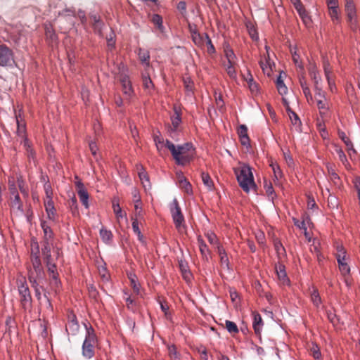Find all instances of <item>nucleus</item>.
I'll list each match as a JSON object with an SVG mask.
<instances>
[{
  "label": "nucleus",
  "mask_w": 360,
  "mask_h": 360,
  "mask_svg": "<svg viewBox=\"0 0 360 360\" xmlns=\"http://www.w3.org/2000/svg\"><path fill=\"white\" fill-rule=\"evenodd\" d=\"M235 173L238 184L243 191L249 193L251 188H257L252 168L249 165L244 164L239 171L235 170Z\"/></svg>",
  "instance_id": "obj_1"
},
{
  "label": "nucleus",
  "mask_w": 360,
  "mask_h": 360,
  "mask_svg": "<svg viewBox=\"0 0 360 360\" xmlns=\"http://www.w3.org/2000/svg\"><path fill=\"white\" fill-rule=\"evenodd\" d=\"M32 266L27 268L29 282L44 281L46 278L45 271L41 264L39 256L31 258Z\"/></svg>",
  "instance_id": "obj_2"
},
{
  "label": "nucleus",
  "mask_w": 360,
  "mask_h": 360,
  "mask_svg": "<svg viewBox=\"0 0 360 360\" xmlns=\"http://www.w3.org/2000/svg\"><path fill=\"white\" fill-rule=\"evenodd\" d=\"M17 283L20 305L24 311H30L32 307V298L28 285L25 278L18 281Z\"/></svg>",
  "instance_id": "obj_3"
},
{
  "label": "nucleus",
  "mask_w": 360,
  "mask_h": 360,
  "mask_svg": "<svg viewBox=\"0 0 360 360\" xmlns=\"http://www.w3.org/2000/svg\"><path fill=\"white\" fill-rule=\"evenodd\" d=\"M165 146L170 150L173 158L178 165L184 166L189 164L193 159V155L180 156L179 146H177V147H176L173 143L167 139L165 142Z\"/></svg>",
  "instance_id": "obj_4"
},
{
  "label": "nucleus",
  "mask_w": 360,
  "mask_h": 360,
  "mask_svg": "<svg viewBox=\"0 0 360 360\" xmlns=\"http://www.w3.org/2000/svg\"><path fill=\"white\" fill-rule=\"evenodd\" d=\"M169 211L176 228L180 229L184 225L185 219L176 198H174L169 204Z\"/></svg>",
  "instance_id": "obj_5"
},
{
  "label": "nucleus",
  "mask_w": 360,
  "mask_h": 360,
  "mask_svg": "<svg viewBox=\"0 0 360 360\" xmlns=\"http://www.w3.org/2000/svg\"><path fill=\"white\" fill-rule=\"evenodd\" d=\"M345 12L347 22L353 31L358 29L356 6L353 0H345Z\"/></svg>",
  "instance_id": "obj_6"
},
{
  "label": "nucleus",
  "mask_w": 360,
  "mask_h": 360,
  "mask_svg": "<svg viewBox=\"0 0 360 360\" xmlns=\"http://www.w3.org/2000/svg\"><path fill=\"white\" fill-rule=\"evenodd\" d=\"M15 63L13 51L6 44H0V66L11 67Z\"/></svg>",
  "instance_id": "obj_7"
},
{
  "label": "nucleus",
  "mask_w": 360,
  "mask_h": 360,
  "mask_svg": "<svg viewBox=\"0 0 360 360\" xmlns=\"http://www.w3.org/2000/svg\"><path fill=\"white\" fill-rule=\"evenodd\" d=\"M309 73L314 83V90L316 91V96L321 98H324V93L322 91L320 83L321 82V77L319 76V72L316 70L315 65L311 64L309 67Z\"/></svg>",
  "instance_id": "obj_8"
},
{
  "label": "nucleus",
  "mask_w": 360,
  "mask_h": 360,
  "mask_svg": "<svg viewBox=\"0 0 360 360\" xmlns=\"http://www.w3.org/2000/svg\"><path fill=\"white\" fill-rule=\"evenodd\" d=\"M96 342L84 340L82 344V356L86 359H90L94 357L95 354L94 345Z\"/></svg>",
  "instance_id": "obj_9"
},
{
  "label": "nucleus",
  "mask_w": 360,
  "mask_h": 360,
  "mask_svg": "<svg viewBox=\"0 0 360 360\" xmlns=\"http://www.w3.org/2000/svg\"><path fill=\"white\" fill-rule=\"evenodd\" d=\"M76 186L77 188V194L79 200L85 208H89V193L85 188L84 184L79 181L76 182Z\"/></svg>",
  "instance_id": "obj_10"
},
{
  "label": "nucleus",
  "mask_w": 360,
  "mask_h": 360,
  "mask_svg": "<svg viewBox=\"0 0 360 360\" xmlns=\"http://www.w3.org/2000/svg\"><path fill=\"white\" fill-rule=\"evenodd\" d=\"M68 322L66 325V331L72 335H75L79 329V325L78 323L75 314H72L68 316Z\"/></svg>",
  "instance_id": "obj_11"
},
{
  "label": "nucleus",
  "mask_w": 360,
  "mask_h": 360,
  "mask_svg": "<svg viewBox=\"0 0 360 360\" xmlns=\"http://www.w3.org/2000/svg\"><path fill=\"white\" fill-rule=\"evenodd\" d=\"M275 269H276V272L278 281L283 285H289L290 279L288 278V277L287 276L285 265L283 264L278 263V264H276Z\"/></svg>",
  "instance_id": "obj_12"
},
{
  "label": "nucleus",
  "mask_w": 360,
  "mask_h": 360,
  "mask_svg": "<svg viewBox=\"0 0 360 360\" xmlns=\"http://www.w3.org/2000/svg\"><path fill=\"white\" fill-rule=\"evenodd\" d=\"M238 134L240 138L241 145L246 148L250 147V140L248 134V127L245 124H240L238 129Z\"/></svg>",
  "instance_id": "obj_13"
},
{
  "label": "nucleus",
  "mask_w": 360,
  "mask_h": 360,
  "mask_svg": "<svg viewBox=\"0 0 360 360\" xmlns=\"http://www.w3.org/2000/svg\"><path fill=\"white\" fill-rule=\"evenodd\" d=\"M120 82L122 86L123 93L130 96L133 93V89L129 77L126 74H122L120 75Z\"/></svg>",
  "instance_id": "obj_14"
},
{
  "label": "nucleus",
  "mask_w": 360,
  "mask_h": 360,
  "mask_svg": "<svg viewBox=\"0 0 360 360\" xmlns=\"http://www.w3.org/2000/svg\"><path fill=\"white\" fill-rule=\"evenodd\" d=\"M253 316V323H252V327L255 330V333L257 335H260L264 323L262 319L261 315L257 312L253 311L252 312Z\"/></svg>",
  "instance_id": "obj_15"
},
{
  "label": "nucleus",
  "mask_w": 360,
  "mask_h": 360,
  "mask_svg": "<svg viewBox=\"0 0 360 360\" xmlns=\"http://www.w3.org/2000/svg\"><path fill=\"white\" fill-rule=\"evenodd\" d=\"M338 135L339 138L345 144V146H346V147L347 148V150L349 152V155H352V153L355 154L356 153V150L354 148L353 143L351 141V140L347 136L346 134L343 131H342L340 129H338Z\"/></svg>",
  "instance_id": "obj_16"
},
{
  "label": "nucleus",
  "mask_w": 360,
  "mask_h": 360,
  "mask_svg": "<svg viewBox=\"0 0 360 360\" xmlns=\"http://www.w3.org/2000/svg\"><path fill=\"white\" fill-rule=\"evenodd\" d=\"M138 169H139V172H138L139 177L140 180L141 181L143 187L145 188V189H147L148 187V188H150L151 185H150V183L149 181V176H148L147 172H146L145 169L143 168V167L141 165H138Z\"/></svg>",
  "instance_id": "obj_17"
},
{
  "label": "nucleus",
  "mask_w": 360,
  "mask_h": 360,
  "mask_svg": "<svg viewBox=\"0 0 360 360\" xmlns=\"http://www.w3.org/2000/svg\"><path fill=\"white\" fill-rule=\"evenodd\" d=\"M41 254L44 257V260H52L51 257V245L48 240H44L41 248Z\"/></svg>",
  "instance_id": "obj_18"
},
{
  "label": "nucleus",
  "mask_w": 360,
  "mask_h": 360,
  "mask_svg": "<svg viewBox=\"0 0 360 360\" xmlns=\"http://www.w3.org/2000/svg\"><path fill=\"white\" fill-rule=\"evenodd\" d=\"M11 193L14 196V199L11 202L12 207L17 208L21 212H23L22 204L21 202L20 198L15 187L11 188Z\"/></svg>",
  "instance_id": "obj_19"
},
{
  "label": "nucleus",
  "mask_w": 360,
  "mask_h": 360,
  "mask_svg": "<svg viewBox=\"0 0 360 360\" xmlns=\"http://www.w3.org/2000/svg\"><path fill=\"white\" fill-rule=\"evenodd\" d=\"M183 83L187 96H193V85L194 83L190 77H183Z\"/></svg>",
  "instance_id": "obj_20"
},
{
  "label": "nucleus",
  "mask_w": 360,
  "mask_h": 360,
  "mask_svg": "<svg viewBox=\"0 0 360 360\" xmlns=\"http://www.w3.org/2000/svg\"><path fill=\"white\" fill-rule=\"evenodd\" d=\"M217 253L220 256L221 265L226 266L228 269H230L229 261V258H228V256H227L225 249L223 247L218 245L217 246Z\"/></svg>",
  "instance_id": "obj_21"
},
{
  "label": "nucleus",
  "mask_w": 360,
  "mask_h": 360,
  "mask_svg": "<svg viewBox=\"0 0 360 360\" xmlns=\"http://www.w3.org/2000/svg\"><path fill=\"white\" fill-rule=\"evenodd\" d=\"M139 58L141 62L144 64L146 67L150 66V53L149 51L142 48H139L138 53Z\"/></svg>",
  "instance_id": "obj_22"
},
{
  "label": "nucleus",
  "mask_w": 360,
  "mask_h": 360,
  "mask_svg": "<svg viewBox=\"0 0 360 360\" xmlns=\"http://www.w3.org/2000/svg\"><path fill=\"white\" fill-rule=\"evenodd\" d=\"M47 282V279H44V281L41 283V292H42V294H43V296L45 298L46 300V304H47V307L50 309H52L53 307H52V304H51V297H50V290L48 287H46L45 285Z\"/></svg>",
  "instance_id": "obj_23"
},
{
  "label": "nucleus",
  "mask_w": 360,
  "mask_h": 360,
  "mask_svg": "<svg viewBox=\"0 0 360 360\" xmlns=\"http://www.w3.org/2000/svg\"><path fill=\"white\" fill-rule=\"evenodd\" d=\"M174 115L171 117L172 125L174 126V130H177L181 122V111L176 107L174 108Z\"/></svg>",
  "instance_id": "obj_24"
},
{
  "label": "nucleus",
  "mask_w": 360,
  "mask_h": 360,
  "mask_svg": "<svg viewBox=\"0 0 360 360\" xmlns=\"http://www.w3.org/2000/svg\"><path fill=\"white\" fill-rule=\"evenodd\" d=\"M43 281H32L30 282L31 288H33L34 291V295L36 298L39 302L41 301L42 298V292H41V283Z\"/></svg>",
  "instance_id": "obj_25"
},
{
  "label": "nucleus",
  "mask_w": 360,
  "mask_h": 360,
  "mask_svg": "<svg viewBox=\"0 0 360 360\" xmlns=\"http://www.w3.org/2000/svg\"><path fill=\"white\" fill-rule=\"evenodd\" d=\"M128 278L130 281V285L134 290V292L139 295L140 293V284L137 281V277L134 274L130 273L128 274Z\"/></svg>",
  "instance_id": "obj_26"
},
{
  "label": "nucleus",
  "mask_w": 360,
  "mask_h": 360,
  "mask_svg": "<svg viewBox=\"0 0 360 360\" xmlns=\"http://www.w3.org/2000/svg\"><path fill=\"white\" fill-rule=\"evenodd\" d=\"M41 227L44 233V240H51L53 238V232L51 227L47 224V222L45 221H42L41 222Z\"/></svg>",
  "instance_id": "obj_27"
},
{
  "label": "nucleus",
  "mask_w": 360,
  "mask_h": 360,
  "mask_svg": "<svg viewBox=\"0 0 360 360\" xmlns=\"http://www.w3.org/2000/svg\"><path fill=\"white\" fill-rule=\"evenodd\" d=\"M132 229L134 232L136 234L138 237V240L142 243L143 244L146 243L143 236L141 233L139 227V221L137 218L132 219Z\"/></svg>",
  "instance_id": "obj_28"
},
{
  "label": "nucleus",
  "mask_w": 360,
  "mask_h": 360,
  "mask_svg": "<svg viewBox=\"0 0 360 360\" xmlns=\"http://www.w3.org/2000/svg\"><path fill=\"white\" fill-rule=\"evenodd\" d=\"M168 349V356L171 359V360H180L181 359V354L177 352L176 347L174 345H167Z\"/></svg>",
  "instance_id": "obj_29"
},
{
  "label": "nucleus",
  "mask_w": 360,
  "mask_h": 360,
  "mask_svg": "<svg viewBox=\"0 0 360 360\" xmlns=\"http://www.w3.org/2000/svg\"><path fill=\"white\" fill-rule=\"evenodd\" d=\"M264 188L265 189L266 195L269 199H271L273 201L274 199L276 197V195L275 193V191L273 188L272 184L271 182H267V181L266 180H264Z\"/></svg>",
  "instance_id": "obj_30"
},
{
  "label": "nucleus",
  "mask_w": 360,
  "mask_h": 360,
  "mask_svg": "<svg viewBox=\"0 0 360 360\" xmlns=\"http://www.w3.org/2000/svg\"><path fill=\"white\" fill-rule=\"evenodd\" d=\"M84 326L86 328V335L84 340L96 342L97 337L93 327L91 326H88V325L85 323Z\"/></svg>",
  "instance_id": "obj_31"
},
{
  "label": "nucleus",
  "mask_w": 360,
  "mask_h": 360,
  "mask_svg": "<svg viewBox=\"0 0 360 360\" xmlns=\"http://www.w3.org/2000/svg\"><path fill=\"white\" fill-rule=\"evenodd\" d=\"M276 87L278 91V94L281 96L285 95L288 93V88L285 86L283 80L281 78V76L279 75L276 79Z\"/></svg>",
  "instance_id": "obj_32"
},
{
  "label": "nucleus",
  "mask_w": 360,
  "mask_h": 360,
  "mask_svg": "<svg viewBox=\"0 0 360 360\" xmlns=\"http://www.w3.org/2000/svg\"><path fill=\"white\" fill-rule=\"evenodd\" d=\"M179 150H180V156L182 155H187V152H189L191 150H195V148L193 147V145L191 142L185 143L182 145H178Z\"/></svg>",
  "instance_id": "obj_33"
},
{
  "label": "nucleus",
  "mask_w": 360,
  "mask_h": 360,
  "mask_svg": "<svg viewBox=\"0 0 360 360\" xmlns=\"http://www.w3.org/2000/svg\"><path fill=\"white\" fill-rule=\"evenodd\" d=\"M45 207H46V211L47 214H48V217L50 219H52L53 216L56 214V210H55V207H54V205H53V200H51V199L48 200L45 202Z\"/></svg>",
  "instance_id": "obj_34"
},
{
  "label": "nucleus",
  "mask_w": 360,
  "mask_h": 360,
  "mask_svg": "<svg viewBox=\"0 0 360 360\" xmlns=\"http://www.w3.org/2000/svg\"><path fill=\"white\" fill-rule=\"evenodd\" d=\"M225 326L227 331L232 335L236 334L239 332L238 326L233 321L226 320Z\"/></svg>",
  "instance_id": "obj_35"
},
{
  "label": "nucleus",
  "mask_w": 360,
  "mask_h": 360,
  "mask_svg": "<svg viewBox=\"0 0 360 360\" xmlns=\"http://www.w3.org/2000/svg\"><path fill=\"white\" fill-rule=\"evenodd\" d=\"M152 22L157 26L158 30L161 32H163L165 27L162 25L163 20L161 15L159 14H153L151 18Z\"/></svg>",
  "instance_id": "obj_36"
},
{
  "label": "nucleus",
  "mask_w": 360,
  "mask_h": 360,
  "mask_svg": "<svg viewBox=\"0 0 360 360\" xmlns=\"http://www.w3.org/2000/svg\"><path fill=\"white\" fill-rule=\"evenodd\" d=\"M311 354L316 360L321 359V353L320 351V348L317 344L312 342L311 347H310Z\"/></svg>",
  "instance_id": "obj_37"
},
{
  "label": "nucleus",
  "mask_w": 360,
  "mask_h": 360,
  "mask_svg": "<svg viewBox=\"0 0 360 360\" xmlns=\"http://www.w3.org/2000/svg\"><path fill=\"white\" fill-rule=\"evenodd\" d=\"M143 86L144 89L150 90L153 89L155 86L149 76V75H142Z\"/></svg>",
  "instance_id": "obj_38"
},
{
  "label": "nucleus",
  "mask_w": 360,
  "mask_h": 360,
  "mask_svg": "<svg viewBox=\"0 0 360 360\" xmlns=\"http://www.w3.org/2000/svg\"><path fill=\"white\" fill-rule=\"evenodd\" d=\"M287 112L291 120L293 125H300L301 121L296 112H295L290 108H287Z\"/></svg>",
  "instance_id": "obj_39"
},
{
  "label": "nucleus",
  "mask_w": 360,
  "mask_h": 360,
  "mask_svg": "<svg viewBox=\"0 0 360 360\" xmlns=\"http://www.w3.org/2000/svg\"><path fill=\"white\" fill-rule=\"evenodd\" d=\"M100 236L104 243H108L112 238V233L110 231H108L104 228L100 230Z\"/></svg>",
  "instance_id": "obj_40"
},
{
  "label": "nucleus",
  "mask_w": 360,
  "mask_h": 360,
  "mask_svg": "<svg viewBox=\"0 0 360 360\" xmlns=\"http://www.w3.org/2000/svg\"><path fill=\"white\" fill-rule=\"evenodd\" d=\"M179 267L184 278L190 274L188 263L184 259L179 260Z\"/></svg>",
  "instance_id": "obj_41"
},
{
  "label": "nucleus",
  "mask_w": 360,
  "mask_h": 360,
  "mask_svg": "<svg viewBox=\"0 0 360 360\" xmlns=\"http://www.w3.org/2000/svg\"><path fill=\"white\" fill-rule=\"evenodd\" d=\"M199 249L203 258L208 260L207 254H210V250L207 245L202 240H199Z\"/></svg>",
  "instance_id": "obj_42"
},
{
  "label": "nucleus",
  "mask_w": 360,
  "mask_h": 360,
  "mask_svg": "<svg viewBox=\"0 0 360 360\" xmlns=\"http://www.w3.org/2000/svg\"><path fill=\"white\" fill-rule=\"evenodd\" d=\"M179 186L181 188L184 189L187 193L191 192V184L184 176H181L179 179Z\"/></svg>",
  "instance_id": "obj_43"
},
{
  "label": "nucleus",
  "mask_w": 360,
  "mask_h": 360,
  "mask_svg": "<svg viewBox=\"0 0 360 360\" xmlns=\"http://www.w3.org/2000/svg\"><path fill=\"white\" fill-rule=\"evenodd\" d=\"M192 39L196 45H200L205 39L204 34H200L197 30L193 32Z\"/></svg>",
  "instance_id": "obj_44"
},
{
  "label": "nucleus",
  "mask_w": 360,
  "mask_h": 360,
  "mask_svg": "<svg viewBox=\"0 0 360 360\" xmlns=\"http://www.w3.org/2000/svg\"><path fill=\"white\" fill-rule=\"evenodd\" d=\"M201 176H202V180L203 181V184L207 187L209 188L210 189H211L214 184H213V181L211 179L210 175L208 173H206V172H202L201 174Z\"/></svg>",
  "instance_id": "obj_45"
},
{
  "label": "nucleus",
  "mask_w": 360,
  "mask_h": 360,
  "mask_svg": "<svg viewBox=\"0 0 360 360\" xmlns=\"http://www.w3.org/2000/svg\"><path fill=\"white\" fill-rule=\"evenodd\" d=\"M311 298L314 305L319 306L321 303V297L317 289L314 288L311 293Z\"/></svg>",
  "instance_id": "obj_46"
},
{
  "label": "nucleus",
  "mask_w": 360,
  "mask_h": 360,
  "mask_svg": "<svg viewBox=\"0 0 360 360\" xmlns=\"http://www.w3.org/2000/svg\"><path fill=\"white\" fill-rule=\"evenodd\" d=\"M92 27L94 32L98 34H101L104 27V22L101 19L98 22L92 23Z\"/></svg>",
  "instance_id": "obj_47"
},
{
  "label": "nucleus",
  "mask_w": 360,
  "mask_h": 360,
  "mask_svg": "<svg viewBox=\"0 0 360 360\" xmlns=\"http://www.w3.org/2000/svg\"><path fill=\"white\" fill-rule=\"evenodd\" d=\"M153 141L156 145L158 150H159V145L162 144L164 143V139L161 136V134L159 130L157 131V133H154L153 135Z\"/></svg>",
  "instance_id": "obj_48"
},
{
  "label": "nucleus",
  "mask_w": 360,
  "mask_h": 360,
  "mask_svg": "<svg viewBox=\"0 0 360 360\" xmlns=\"http://www.w3.org/2000/svg\"><path fill=\"white\" fill-rule=\"evenodd\" d=\"M112 208L117 218H122L124 217V215L122 214V209L118 202H116L115 200L112 201Z\"/></svg>",
  "instance_id": "obj_49"
},
{
  "label": "nucleus",
  "mask_w": 360,
  "mask_h": 360,
  "mask_svg": "<svg viewBox=\"0 0 360 360\" xmlns=\"http://www.w3.org/2000/svg\"><path fill=\"white\" fill-rule=\"evenodd\" d=\"M335 249H336V253H335L336 259L339 258V256L340 257H342V256H343V257H346L347 251H346L345 248L342 245L338 244L335 247Z\"/></svg>",
  "instance_id": "obj_50"
},
{
  "label": "nucleus",
  "mask_w": 360,
  "mask_h": 360,
  "mask_svg": "<svg viewBox=\"0 0 360 360\" xmlns=\"http://www.w3.org/2000/svg\"><path fill=\"white\" fill-rule=\"evenodd\" d=\"M44 262L47 266V270L49 274L57 273L56 265L52 262V260H46Z\"/></svg>",
  "instance_id": "obj_51"
},
{
  "label": "nucleus",
  "mask_w": 360,
  "mask_h": 360,
  "mask_svg": "<svg viewBox=\"0 0 360 360\" xmlns=\"http://www.w3.org/2000/svg\"><path fill=\"white\" fill-rule=\"evenodd\" d=\"M44 188L48 200H52L53 191L49 180L44 184Z\"/></svg>",
  "instance_id": "obj_52"
},
{
  "label": "nucleus",
  "mask_w": 360,
  "mask_h": 360,
  "mask_svg": "<svg viewBox=\"0 0 360 360\" xmlns=\"http://www.w3.org/2000/svg\"><path fill=\"white\" fill-rule=\"evenodd\" d=\"M300 17L301 18L303 23L306 26H309L311 24V18L307 11H304V13H303V14L300 15Z\"/></svg>",
  "instance_id": "obj_53"
},
{
  "label": "nucleus",
  "mask_w": 360,
  "mask_h": 360,
  "mask_svg": "<svg viewBox=\"0 0 360 360\" xmlns=\"http://www.w3.org/2000/svg\"><path fill=\"white\" fill-rule=\"evenodd\" d=\"M204 37H205V39L206 40V43L207 44V48H208V51L210 53H214L215 52V49H214V45L212 44V40L210 39V37H209V35L207 34V33H204Z\"/></svg>",
  "instance_id": "obj_54"
},
{
  "label": "nucleus",
  "mask_w": 360,
  "mask_h": 360,
  "mask_svg": "<svg viewBox=\"0 0 360 360\" xmlns=\"http://www.w3.org/2000/svg\"><path fill=\"white\" fill-rule=\"evenodd\" d=\"M60 285L61 282L60 279L56 280L54 281H50L49 283L50 289L53 290L56 293H57V291L60 288Z\"/></svg>",
  "instance_id": "obj_55"
},
{
  "label": "nucleus",
  "mask_w": 360,
  "mask_h": 360,
  "mask_svg": "<svg viewBox=\"0 0 360 360\" xmlns=\"http://www.w3.org/2000/svg\"><path fill=\"white\" fill-rule=\"evenodd\" d=\"M339 269L342 276H346L350 274V267L348 265V264H340V266H339Z\"/></svg>",
  "instance_id": "obj_56"
},
{
  "label": "nucleus",
  "mask_w": 360,
  "mask_h": 360,
  "mask_svg": "<svg viewBox=\"0 0 360 360\" xmlns=\"http://www.w3.org/2000/svg\"><path fill=\"white\" fill-rule=\"evenodd\" d=\"M292 221L294 225L297 226L298 229L306 231L305 219H302L301 221H300L297 219L292 218Z\"/></svg>",
  "instance_id": "obj_57"
},
{
  "label": "nucleus",
  "mask_w": 360,
  "mask_h": 360,
  "mask_svg": "<svg viewBox=\"0 0 360 360\" xmlns=\"http://www.w3.org/2000/svg\"><path fill=\"white\" fill-rule=\"evenodd\" d=\"M323 70L325 73V76L327 80H329V76L331 73V68L330 66V63L328 60L323 61Z\"/></svg>",
  "instance_id": "obj_58"
},
{
  "label": "nucleus",
  "mask_w": 360,
  "mask_h": 360,
  "mask_svg": "<svg viewBox=\"0 0 360 360\" xmlns=\"http://www.w3.org/2000/svg\"><path fill=\"white\" fill-rule=\"evenodd\" d=\"M327 317L330 322L333 325H335L338 323V319L337 315L334 312L331 311H328Z\"/></svg>",
  "instance_id": "obj_59"
},
{
  "label": "nucleus",
  "mask_w": 360,
  "mask_h": 360,
  "mask_svg": "<svg viewBox=\"0 0 360 360\" xmlns=\"http://www.w3.org/2000/svg\"><path fill=\"white\" fill-rule=\"evenodd\" d=\"M329 10L330 16L333 22L339 20L338 8H330Z\"/></svg>",
  "instance_id": "obj_60"
},
{
  "label": "nucleus",
  "mask_w": 360,
  "mask_h": 360,
  "mask_svg": "<svg viewBox=\"0 0 360 360\" xmlns=\"http://www.w3.org/2000/svg\"><path fill=\"white\" fill-rule=\"evenodd\" d=\"M226 72L230 77L235 78L236 77V72L233 66L232 63L231 64L228 63L227 68H226Z\"/></svg>",
  "instance_id": "obj_61"
},
{
  "label": "nucleus",
  "mask_w": 360,
  "mask_h": 360,
  "mask_svg": "<svg viewBox=\"0 0 360 360\" xmlns=\"http://www.w3.org/2000/svg\"><path fill=\"white\" fill-rule=\"evenodd\" d=\"M69 206L73 213L77 211V201L75 196L69 201Z\"/></svg>",
  "instance_id": "obj_62"
},
{
  "label": "nucleus",
  "mask_w": 360,
  "mask_h": 360,
  "mask_svg": "<svg viewBox=\"0 0 360 360\" xmlns=\"http://www.w3.org/2000/svg\"><path fill=\"white\" fill-rule=\"evenodd\" d=\"M100 271V274H101V278L103 280V281L104 282H107L109 281V276L107 274V269L105 267H103L101 269L99 270Z\"/></svg>",
  "instance_id": "obj_63"
},
{
  "label": "nucleus",
  "mask_w": 360,
  "mask_h": 360,
  "mask_svg": "<svg viewBox=\"0 0 360 360\" xmlns=\"http://www.w3.org/2000/svg\"><path fill=\"white\" fill-rule=\"evenodd\" d=\"M248 87L252 94L257 95L259 94V84L257 82L251 84Z\"/></svg>",
  "instance_id": "obj_64"
}]
</instances>
